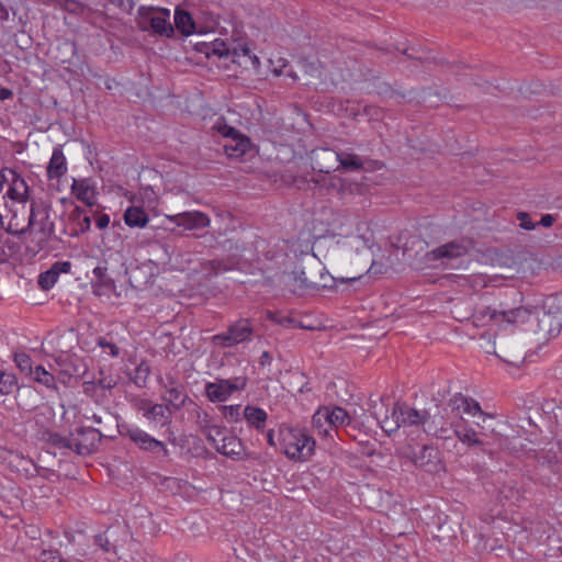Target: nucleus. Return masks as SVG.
Returning a JSON list of instances; mask_svg holds the SVG:
<instances>
[{
    "mask_svg": "<svg viewBox=\"0 0 562 562\" xmlns=\"http://www.w3.org/2000/svg\"><path fill=\"white\" fill-rule=\"evenodd\" d=\"M532 317L528 307H516L512 310H497L491 306H482L472 315L473 325L476 327L526 324Z\"/></svg>",
    "mask_w": 562,
    "mask_h": 562,
    "instance_id": "nucleus-1",
    "label": "nucleus"
},
{
    "mask_svg": "<svg viewBox=\"0 0 562 562\" xmlns=\"http://www.w3.org/2000/svg\"><path fill=\"white\" fill-rule=\"evenodd\" d=\"M280 446L283 453L296 461H306L314 453L315 440L304 429L281 427Z\"/></svg>",
    "mask_w": 562,
    "mask_h": 562,
    "instance_id": "nucleus-2",
    "label": "nucleus"
},
{
    "mask_svg": "<svg viewBox=\"0 0 562 562\" xmlns=\"http://www.w3.org/2000/svg\"><path fill=\"white\" fill-rule=\"evenodd\" d=\"M55 233V224L50 220V209L45 204H31V216L26 235L35 243L36 249H43Z\"/></svg>",
    "mask_w": 562,
    "mask_h": 562,
    "instance_id": "nucleus-3",
    "label": "nucleus"
},
{
    "mask_svg": "<svg viewBox=\"0 0 562 562\" xmlns=\"http://www.w3.org/2000/svg\"><path fill=\"white\" fill-rule=\"evenodd\" d=\"M428 417V411L416 409L407 404L396 403L392 409L391 416H386L380 422L382 429L385 432L396 431L401 427H425V422Z\"/></svg>",
    "mask_w": 562,
    "mask_h": 562,
    "instance_id": "nucleus-4",
    "label": "nucleus"
},
{
    "mask_svg": "<svg viewBox=\"0 0 562 562\" xmlns=\"http://www.w3.org/2000/svg\"><path fill=\"white\" fill-rule=\"evenodd\" d=\"M255 326L250 318L240 317L227 326V330L212 337V342L221 348H233L240 344L250 342Z\"/></svg>",
    "mask_w": 562,
    "mask_h": 562,
    "instance_id": "nucleus-5",
    "label": "nucleus"
},
{
    "mask_svg": "<svg viewBox=\"0 0 562 562\" xmlns=\"http://www.w3.org/2000/svg\"><path fill=\"white\" fill-rule=\"evenodd\" d=\"M213 130L226 139L223 149L227 157L240 158L249 150L250 139L235 127L229 126L223 117L216 121Z\"/></svg>",
    "mask_w": 562,
    "mask_h": 562,
    "instance_id": "nucleus-6",
    "label": "nucleus"
},
{
    "mask_svg": "<svg viewBox=\"0 0 562 562\" xmlns=\"http://www.w3.org/2000/svg\"><path fill=\"white\" fill-rule=\"evenodd\" d=\"M31 216V206L25 203H11L8 206L7 215H0V218L7 221V232L16 236H26L29 221Z\"/></svg>",
    "mask_w": 562,
    "mask_h": 562,
    "instance_id": "nucleus-7",
    "label": "nucleus"
},
{
    "mask_svg": "<svg viewBox=\"0 0 562 562\" xmlns=\"http://www.w3.org/2000/svg\"><path fill=\"white\" fill-rule=\"evenodd\" d=\"M138 14L140 18L139 23L142 29H146V24L148 23L156 34L167 37H170L173 34V27L168 21V10L155 11L154 8L140 7L138 9Z\"/></svg>",
    "mask_w": 562,
    "mask_h": 562,
    "instance_id": "nucleus-8",
    "label": "nucleus"
},
{
    "mask_svg": "<svg viewBox=\"0 0 562 562\" xmlns=\"http://www.w3.org/2000/svg\"><path fill=\"white\" fill-rule=\"evenodd\" d=\"M246 386L245 378L220 379L205 385V394L211 402H225L235 392Z\"/></svg>",
    "mask_w": 562,
    "mask_h": 562,
    "instance_id": "nucleus-9",
    "label": "nucleus"
},
{
    "mask_svg": "<svg viewBox=\"0 0 562 562\" xmlns=\"http://www.w3.org/2000/svg\"><path fill=\"white\" fill-rule=\"evenodd\" d=\"M502 361L518 367L525 360V349L515 338L498 337L493 351Z\"/></svg>",
    "mask_w": 562,
    "mask_h": 562,
    "instance_id": "nucleus-10",
    "label": "nucleus"
},
{
    "mask_svg": "<svg viewBox=\"0 0 562 562\" xmlns=\"http://www.w3.org/2000/svg\"><path fill=\"white\" fill-rule=\"evenodd\" d=\"M416 467L430 473H439L446 470L441 452L431 445H425L413 457Z\"/></svg>",
    "mask_w": 562,
    "mask_h": 562,
    "instance_id": "nucleus-11",
    "label": "nucleus"
},
{
    "mask_svg": "<svg viewBox=\"0 0 562 562\" xmlns=\"http://www.w3.org/2000/svg\"><path fill=\"white\" fill-rule=\"evenodd\" d=\"M160 384L165 390L161 395L162 401L175 409H180L184 406L188 395L186 394L184 386L179 381L167 374L165 379L160 380Z\"/></svg>",
    "mask_w": 562,
    "mask_h": 562,
    "instance_id": "nucleus-12",
    "label": "nucleus"
},
{
    "mask_svg": "<svg viewBox=\"0 0 562 562\" xmlns=\"http://www.w3.org/2000/svg\"><path fill=\"white\" fill-rule=\"evenodd\" d=\"M166 218L170 223L188 231L205 228L211 224L209 215L201 211H189L173 215H166Z\"/></svg>",
    "mask_w": 562,
    "mask_h": 562,
    "instance_id": "nucleus-13",
    "label": "nucleus"
},
{
    "mask_svg": "<svg viewBox=\"0 0 562 562\" xmlns=\"http://www.w3.org/2000/svg\"><path fill=\"white\" fill-rule=\"evenodd\" d=\"M103 434L95 428L88 427L78 430V436L72 438L74 451L80 456L92 453L99 446Z\"/></svg>",
    "mask_w": 562,
    "mask_h": 562,
    "instance_id": "nucleus-14",
    "label": "nucleus"
},
{
    "mask_svg": "<svg viewBox=\"0 0 562 562\" xmlns=\"http://www.w3.org/2000/svg\"><path fill=\"white\" fill-rule=\"evenodd\" d=\"M311 161L314 170L319 173H330L338 169V153L334 149L322 147L311 151Z\"/></svg>",
    "mask_w": 562,
    "mask_h": 562,
    "instance_id": "nucleus-15",
    "label": "nucleus"
},
{
    "mask_svg": "<svg viewBox=\"0 0 562 562\" xmlns=\"http://www.w3.org/2000/svg\"><path fill=\"white\" fill-rule=\"evenodd\" d=\"M448 406L452 412H457L458 414H467L470 416H480L483 418V423L487 420H492L493 417L482 412L480 404L471 398L462 395L461 393L454 394L448 403Z\"/></svg>",
    "mask_w": 562,
    "mask_h": 562,
    "instance_id": "nucleus-16",
    "label": "nucleus"
},
{
    "mask_svg": "<svg viewBox=\"0 0 562 562\" xmlns=\"http://www.w3.org/2000/svg\"><path fill=\"white\" fill-rule=\"evenodd\" d=\"M528 310L531 312L532 317L527 323H536L533 330L547 337H554L560 333L562 322H558L557 318H553L550 314H547L543 311L532 308Z\"/></svg>",
    "mask_w": 562,
    "mask_h": 562,
    "instance_id": "nucleus-17",
    "label": "nucleus"
},
{
    "mask_svg": "<svg viewBox=\"0 0 562 562\" xmlns=\"http://www.w3.org/2000/svg\"><path fill=\"white\" fill-rule=\"evenodd\" d=\"M127 436L130 439L135 442L140 449L153 452V453H159L162 452L164 456H167L168 449L166 448V445L148 435L146 431L139 429V428H131L127 430Z\"/></svg>",
    "mask_w": 562,
    "mask_h": 562,
    "instance_id": "nucleus-18",
    "label": "nucleus"
},
{
    "mask_svg": "<svg viewBox=\"0 0 562 562\" xmlns=\"http://www.w3.org/2000/svg\"><path fill=\"white\" fill-rule=\"evenodd\" d=\"M70 189L71 193L87 206L92 207L95 205L98 190L95 182L91 178L74 179Z\"/></svg>",
    "mask_w": 562,
    "mask_h": 562,
    "instance_id": "nucleus-19",
    "label": "nucleus"
},
{
    "mask_svg": "<svg viewBox=\"0 0 562 562\" xmlns=\"http://www.w3.org/2000/svg\"><path fill=\"white\" fill-rule=\"evenodd\" d=\"M70 268L71 263L69 261H56L48 270L38 276V286L44 291L50 290L56 284L59 276L61 273H68Z\"/></svg>",
    "mask_w": 562,
    "mask_h": 562,
    "instance_id": "nucleus-20",
    "label": "nucleus"
},
{
    "mask_svg": "<svg viewBox=\"0 0 562 562\" xmlns=\"http://www.w3.org/2000/svg\"><path fill=\"white\" fill-rule=\"evenodd\" d=\"M468 252V247L460 241H450L447 243L429 252H427L426 257L429 260H441V259H456L464 256Z\"/></svg>",
    "mask_w": 562,
    "mask_h": 562,
    "instance_id": "nucleus-21",
    "label": "nucleus"
},
{
    "mask_svg": "<svg viewBox=\"0 0 562 562\" xmlns=\"http://www.w3.org/2000/svg\"><path fill=\"white\" fill-rule=\"evenodd\" d=\"M11 175V183L9 186V189L5 193V196H8L11 200V203H25L27 204L29 200V186L24 178H22L20 175H18L13 170H8Z\"/></svg>",
    "mask_w": 562,
    "mask_h": 562,
    "instance_id": "nucleus-22",
    "label": "nucleus"
},
{
    "mask_svg": "<svg viewBox=\"0 0 562 562\" xmlns=\"http://www.w3.org/2000/svg\"><path fill=\"white\" fill-rule=\"evenodd\" d=\"M424 432L431 435L440 440H448L452 438V430L441 415H430L428 413L427 420L425 422Z\"/></svg>",
    "mask_w": 562,
    "mask_h": 562,
    "instance_id": "nucleus-23",
    "label": "nucleus"
},
{
    "mask_svg": "<svg viewBox=\"0 0 562 562\" xmlns=\"http://www.w3.org/2000/svg\"><path fill=\"white\" fill-rule=\"evenodd\" d=\"M92 216L82 207L75 206L68 215L70 236H79L87 233L91 227Z\"/></svg>",
    "mask_w": 562,
    "mask_h": 562,
    "instance_id": "nucleus-24",
    "label": "nucleus"
},
{
    "mask_svg": "<svg viewBox=\"0 0 562 562\" xmlns=\"http://www.w3.org/2000/svg\"><path fill=\"white\" fill-rule=\"evenodd\" d=\"M285 288L295 295H302L307 289L313 288L314 282L310 281L303 270H293L284 276Z\"/></svg>",
    "mask_w": 562,
    "mask_h": 562,
    "instance_id": "nucleus-25",
    "label": "nucleus"
},
{
    "mask_svg": "<svg viewBox=\"0 0 562 562\" xmlns=\"http://www.w3.org/2000/svg\"><path fill=\"white\" fill-rule=\"evenodd\" d=\"M323 408L328 419V427L330 428L331 431L334 429L344 428L348 436L351 435L347 429V427H349L351 424V417L349 416L345 408L340 406Z\"/></svg>",
    "mask_w": 562,
    "mask_h": 562,
    "instance_id": "nucleus-26",
    "label": "nucleus"
},
{
    "mask_svg": "<svg viewBox=\"0 0 562 562\" xmlns=\"http://www.w3.org/2000/svg\"><path fill=\"white\" fill-rule=\"evenodd\" d=\"M216 451L232 459H241L244 456V446L239 438L227 432L225 437L221 439V445Z\"/></svg>",
    "mask_w": 562,
    "mask_h": 562,
    "instance_id": "nucleus-27",
    "label": "nucleus"
},
{
    "mask_svg": "<svg viewBox=\"0 0 562 562\" xmlns=\"http://www.w3.org/2000/svg\"><path fill=\"white\" fill-rule=\"evenodd\" d=\"M46 172L49 179H59L67 172L66 157L60 147L54 148Z\"/></svg>",
    "mask_w": 562,
    "mask_h": 562,
    "instance_id": "nucleus-28",
    "label": "nucleus"
},
{
    "mask_svg": "<svg viewBox=\"0 0 562 562\" xmlns=\"http://www.w3.org/2000/svg\"><path fill=\"white\" fill-rule=\"evenodd\" d=\"M124 223L131 228H144L148 222V214L139 206H128L123 215Z\"/></svg>",
    "mask_w": 562,
    "mask_h": 562,
    "instance_id": "nucleus-29",
    "label": "nucleus"
},
{
    "mask_svg": "<svg viewBox=\"0 0 562 562\" xmlns=\"http://www.w3.org/2000/svg\"><path fill=\"white\" fill-rule=\"evenodd\" d=\"M231 55L233 63H237L245 67H247L248 64H250L255 68H258L260 66L259 58L256 55H254L250 48L246 45H239L238 47H235L231 52Z\"/></svg>",
    "mask_w": 562,
    "mask_h": 562,
    "instance_id": "nucleus-30",
    "label": "nucleus"
},
{
    "mask_svg": "<svg viewBox=\"0 0 562 562\" xmlns=\"http://www.w3.org/2000/svg\"><path fill=\"white\" fill-rule=\"evenodd\" d=\"M244 418L249 426L262 429L267 422V413L262 408L248 405L244 408Z\"/></svg>",
    "mask_w": 562,
    "mask_h": 562,
    "instance_id": "nucleus-31",
    "label": "nucleus"
},
{
    "mask_svg": "<svg viewBox=\"0 0 562 562\" xmlns=\"http://www.w3.org/2000/svg\"><path fill=\"white\" fill-rule=\"evenodd\" d=\"M541 311L550 314L558 322H562V292L548 296Z\"/></svg>",
    "mask_w": 562,
    "mask_h": 562,
    "instance_id": "nucleus-32",
    "label": "nucleus"
},
{
    "mask_svg": "<svg viewBox=\"0 0 562 562\" xmlns=\"http://www.w3.org/2000/svg\"><path fill=\"white\" fill-rule=\"evenodd\" d=\"M229 270L228 265L221 259L204 260L200 263L199 272L205 278H212L217 276L220 272Z\"/></svg>",
    "mask_w": 562,
    "mask_h": 562,
    "instance_id": "nucleus-33",
    "label": "nucleus"
},
{
    "mask_svg": "<svg viewBox=\"0 0 562 562\" xmlns=\"http://www.w3.org/2000/svg\"><path fill=\"white\" fill-rule=\"evenodd\" d=\"M339 160H338V168L341 167L346 170L351 171H358L363 169V160L360 158V156L352 154V153H338Z\"/></svg>",
    "mask_w": 562,
    "mask_h": 562,
    "instance_id": "nucleus-34",
    "label": "nucleus"
},
{
    "mask_svg": "<svg viewBox=\"0 0 562 562\" xmlns=\"http://www.w3.org/2000/svg\"><path fill=\"white\" fill-rule=\"evenodd\" d=\"M108 268L98 266L93 269L92 273L95 278V281L92 282V288L97 294H101L102 289H110L113 286V281L108 278L106 274Z\"/></svg>",
    "mask_w": 562,
    "mask_h": 562,
    "instance_id": "nucleus-35",
    "label": "nucleus"
},
{
    "mask_svg": "<svg viewBox=\"0 0 562 562\" xmlns=\"http://www.w3.org/2000/svg\"><path fill=\"white\" fill-rule=\"evenodd\" d=\"M201 53H204L206 57L218 56V57H228L231 55V49L226 45L224 41L215 40L210 44H203V48L199 49Z\"/></svg>",
    "mask_w": 562,
    "mask_h": 562,
    "instance_id": "nucleus-36",
    "label": "nucleus"
},
{
    "mask_svg": "<svg viewBox=\"0 0 562 562\" xmlns=\"http://www.w3.org/2000/svg\"><path fill=\"white\" fill-rule=\"evenodd\" d=\"M19 389L16 376L7 371L0 370V394L11 395Z\"/></svg>",
    "mask_w": 562,
    "mask_h": 562,
    "instance_id": "nucleus-37",
    "label": "nucleus"
},
{
    "mask_svg": "<svg viewBox=\"0 0 562 562\" xmlns=\"http://www.w3.org/2000/svg\"><path fill=\"white\" fill-rule=\"evenodd\" d=\"M93 546L97 547L94 558L101 557L102 559L108 560L104 554L111 553L115 551V547L110 542L109 538L105 533H99L93 538Z\"/></svg>",
    "mask_w": 562,
    "mask_h": 562,
    "instance_id": "nucleus-38",
    "label": "nucleus"
},
{
    "mask_svg": "<svg viewBox=\"0 0 562 562\" xmlns=\"http://www.w3.org/2000/svg\"><path fill=\"white\" fill-rule=\"evenodd\" d=\"M175 23L177 29L184 35H190L194 31L192 16L186 11H176Z\"/></svg>",
    "mask_w": 562,
    "mask_h": 562,
    "instance_id": "nucleus-39",
    "label": "nucleus"
},
{
    "mask_svg": "<svg viewBox=\"0 0 562 562\" xmlns=\"http://www.w3.org/2000/svg\"><path fill=\"white\" fill-rule=\"evenodd\" d=\"M203 434L205 435L207 441L211 443L213 448L217 450L221 445V439L225 437L227 431L221 428L217 425H205L203 426Z\"/></svg>",
    "mask_w": 562,
    "mask_h": 562,
    "instance_id": "nucleus-40",
    "label": "nucleus"
},
{
    "mask_svg": "<svg viewBox=\"0 0 562 562\" xmlns=\"http://www.w3.org/2000/svg\"><path fill=\"white\" fill-rule=\"evenodd\" d=\"M452 435L458 437V439L465 445L469 446H481L483 441L479 438L477 432L472 428L465 429H456L452 431Z\"/></svg>",
    "mask_w": 562,
    "mask_h": 562,
    "instance_id": "nucleus-41",
    "label": "nucleus"
},
{
    "mask_svg": "<svg viewBox=\"0 0 562 562\" xmlns=\"http://www.w3.org/2000/svg\"><path fill=\"white\" fill-rule=\"evenodd\" d=\"M313 426L317 429L318 435L327 437L331 436V430L328 427V419L324 408H319L313 416Z\"/></svg>",
    "mask_w": 562,
    "mask_h": 562,
    "instance_id": "nucleus-42",
    "label": "nucleus"
},
{
    "mask_svg": "<svg viewBox=\"0 0 562 562\" xmlns=\"http://www.w3.org/2000/svg\"><path fill=\"white\" fill-rule=\"evenodd\" d=\"M150 374L149 366L146 362H140L131 375V380L138 386L144 387Z\"/></svg>",
    "mask_w": 562,
    "mask_h": 562,
    "instance_id": "nucleus-43",
    "label": "nucleus"
},
{
    "mask_svg": "<svg viewBox=\"0 0 562 562\" xmlns=\"http://www.w3.org/2000/svg\"><path fill=\"white\" fill-rule=\"evenodd\" d=\"M36 382L50 387L55 383V379L52 373H49L44 367L37 366L33 370V374H30Z\"/></svg>",
    "mask_w": 562,
    "mask_h": 562,
    "instance_id": "nucleus-44",
    "label": "nucleus"
},
{
    "mask_svg": "<svg viewBox=\"0 0 562 562\" xmlns=\"http://www.w3.org/2000/svg\"><path fill=\"white\" fill-rule=\"evenodd\" d=\"M13 360L21 372L26 375L33 374L32 359L25 352H15Z\"/></svg>",
    "mask_w": 562,
    "mask_h": 562,
    "instance_id": "nucleus-45",
    "label": "nucleus"
},
{
    "mask_svg": "<svg viewBox=\"0 0 562 562\" xmlns=\"http://www.w3.org/2000/svg\"><path fill=\"white\" fill-rule=\"evenodd\" d=\"M344 186V178L337 175L327 176L324 178V189L328 193L341 194V188Z\"/></svg>",
    "mask_w": 562,
    "mask_h": 562,
    "instance_id": "nucleus-46",
    "label": "nucleus"
},
{
    "mask_svg": "<svg viewBox=\"0 0 562 562\" xmlns=\"http://www.w3.org/2000/svg\"><path fill=\"white\" fill-rule=\"evenodd\" d=\"M144 416L151 420H160L168 418V407L161 404H153Z\"/></svg>",
    "mask_w": 562,
    "mask_h": 562,
    "instance_id": "nucleus-47",
    "label": "nucleus"
},
{
    "mask_svg": "<svg viewBox=\"0 0 562 562\" xmlns=\"http://www.w3.org/2000/svg\"><path fill=\"white\" fill-rule=\"evenodd\" d=\"M37 558L41 562H61L63 560L60 552L55 549H42Z\"/></svg>",
    "mask_w": 562,
    "mask_h": 562,
    "instance_id": "nucleus-48",
    "label": "nucleus"
},
{
    "mask_svg": "<svg viewBox=\"0 0 562 562\" xmlns=\"http://www.w3.org/2000/svg\"><path fill=\"white\" fill-rule=\"evenodd\" d=\"M361 188H362L361 183L351 181L349 178H344V186L341 188L340 196L360 193Z\"/></svg>",
    "mask_w": 562,
    "mask_h": 562,
    "instance_id": "nucleus-49",
    "label": "nucleus"
},
{
    "mask_svg": "<svg viewBox=\"0 0 562 562\" xmlns=\"http://www.w3.org/2000/svg\"><path fill=\"white\" fill-rule=\"evenodd\" d=\"M49 440L54 446L58 448H67L74 451L72 438H66L59 434H50Z\"/></svg>",
    "mask_w": 562,
    "mask_h": 562,
    "instance_id": "nucleus-50",
    "label": "nucleus"
},
{
    "mask_svg": "<svg viewBox=\"0 0 562 562\" xmlns=\"http://www.w3.org/2000/svg\"><path fill=\"white\" fill-rule=\"evenodd\" d=\"M224 416L231 422H238L240 416V405L223 406Z\"/></svg>",
    "mask_w": 562,
    "mask_h": 562,
    "instance_id": "nucleus-51",
    "label": "nucleus"
},
{
    "mask_svg": "<svg viewBox=\"0 0 562 562\" xmlns=\"http://www.w3.org/2000/svg\"><path fill=\"white\" fill-rule=\"evenodd\" d=\"M94 217L95 226L99 229H105L110 225V216L105 213L95 211L91 215Z\"/></svg>",
    "mask_w": 562,
    "mask_h": 562,
    "instance_id": "nucleus-52",
    "label": "nucleus"
},
{
    "mask_svg": "<svg viewBox=\"0 0 562 562\" xmlns=\"http://www.w3.org/2000/svg\"><path fill=\"white\" fill-rule=\"evenodd\" d=\"M517 220L520 222L519 225L524 229L530 231V229H533L536 227V224L532 223L529 214L526 213V212H519L517 214Z\"/></svg>",
    "mask_w": 562,
    "mask_h": 562,
    "instance_id": "nucleus-53",
    "label": "nucleus"
},
{
    "mask_svg": "<svg viewBox=\"0 0 562 562\" xmlns=\"http://www.w3.org/2000/svg\"><path fill=\"white\" fill-rule=\"evenodd\" d=\"M268 318L282 326H288L293 323V321L290 317L273 312H268Z\"/></svg>",
    "mask_w": 562,
    "mask_h": 562,
    "instance_id": "nucleus-54",
    "label": "nucleus"
},
{
    "mask_svg": "<svg viewBox=\"0 0 562 562\" xmlns=\"http://www.w3.org/2000/svg\"><path fill=\"white\" fill-rule=\"evenodd\" d=\"M98 385L104 390H111L116 385V380L112 376H102L98 380Z\"/></svg>",
    "mask_w": 562,
    "mask_h": 562,
    "instance_id": "nucleus-55",
    "label": "nucleus"
},
{
    "mask_svg": "<svg viewBox=\"0 0 562 562\" xmlns=\"http://www.w3.org/2000/svg\"><path fill=\"white\" fill-rule=\"evenodd\" d=\"M99 345L104 349L109 350V353L113 357H117L120 353V349L116 345L108 341L100 340Z\"/></svg>",
    "mask_w": 562,
    "mask_h": 562,
    "instance_id": "nucleus-56",
    "label": "nucleus"
},
{
    "mask_svg": "<svg viewBox=\"0 0 562 562\" xmlns=\"http://www.w3.org/2000/svg\"><path fill=\"white\" fill-rule=\"evenodd\" d=\"M95 552H86L85 559H75L71 562H105V559L101 557L94 558Z\"/></svg>",
    "mask_w": 562,
    "mask_h": 562,
    "instance_id": "nucleus-57",
    "label": "nucleus"
},
{
    "mask_svg": "<svg viewBox=\"0 0 562 562\" xmlns=\"http://www.w3.org/2000/svg\"><path fill=\"white\" fill-rule=\"evenodd\" d=\"M151 402L149 400H145V398H136L134 401V406L138 409V411H143L144 413H146L148 411V408L151 406Z\"/></svg>",
    "mask_w": 562,
    "mask_h": 562,
    "instance_id": "nucleus-58",
    "label": "nucleus"
},
{
    "mask_svg": "<svg viewBox=\"0 0 562 562\" xmlns=\"http://www.w3.org/2000/svg\"><path fill=\"white\" fill-rule=\"evenodd\" d=\"M554 221H555V218H554V216H553V215H551V214H546V215H543V216L541 217V220H540L539 224H540V225H542V226H544V227H550V226H552V225H553Z\"/></svg>",
    "mask_w": 562,
    "mask_h": 562,
    "instance_id": "nucleus-59",
    "label": "nucleus"
},
{
    "mask_svg": "<svg viewBox=\"0 0 562 562\" xmlns=\"http://www.w3.org/2000/svg\"><path fill=\"white\" fill-rule=\"evenodd\" d=\"M12 97H13L12 90L0 86V101L11 99Z\"/></svg>",
    "mask_w": 562,
    "mask_h": 562,
    "instance_id": "nucleus-60",
    "label": "nucleus"
},
{
    "mask_svg": "<svg viewBox=\"0 0 562 562\" xmlns=\"http://www.w3.org/2000/svg\"><path fill=\"white\" fill-rule=\"evenodd\" d=\"M259 362L261 366H267L271 362V356L269 351H263L260 356Z\"/></svg>",
    "mask_w": 562,
    "mask_h": 562,
    "instance_id": "nucleus-61",
    "label": "nucleus"
},
{
    "mask_svg": "<svg viewBox=\"0 0 562 562\" xmlns=\"http://www.w3.org/2000/svg\"><path fill=\"white\" fill-rule=\"evenodd\" d=\"M382 265H376L375 262H372L371 267L369 268V273H379L382 271Z\"/></svg>",
    "mask_w": 562,
    "mask_h": 562,
    "instance_id": "nucleus-62",
    "label": "nucleus"
},
{
    "mask_svg": "<svg viewBox=\"0 0 562 562\" xmlns=\"http://www.w3.org/2000/svg\"><path fill=\"white\" fill-rule=\"evenodd\" d=\"M324 178H327V176H319V177L313 178L312 182L321 188H324Z\"/></svg>",
    "mask_w": 562,
    "mask_h": 562,
    "instance_id": "nucleus-63",
    "label": "nucleus"
},
{
    "mask_svg": "<svg viewBox=\"0 0 562 562\" xmlns=\"http://www.w3.org/2000/svg\"><path fill=\"white\" fill-rule=\"evenodd\" d=\"M89 418L92 419L93 423L99 424V425L103 423V417L100 415H97V414H92V416Z\"/></svg>",
    "mask_w": 562,
    "mask_h": 562,
    "instance_id": "nucleus-64",
    "label": "nucleus"
}]
</instances>
